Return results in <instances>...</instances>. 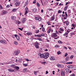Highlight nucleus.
<instances>
[{"instance_id": "obj_1", "label": "nucleus", "mask_w": 76, "mask_h": 76, "mask_svg": "<svg viewBox=\"0 0 76 76\" xmlns=\"http://www.w3.org/2000/svg\"><path fill=\"white\" fill-rule=\"evenodd\" d=\"M44 58L45 59H47L49 57V54H48V53H44Z\"/></svg>"}, {"instance_id": "obj_2", "label": "nucleus", "mask_w": 76, "mask_h": 76, "mask_svg": "<svg viewBox=\"0 0 76 76\" xmlns=\"http://www.w3.org/2000/svg\"><path fill=\"white\" fill-rule=\"evenodd\" d=\"M35 20H37L39 21V22H40L41 20V18L39 16H38L35 17Z\"/></svg>"}, {"instance_id": "obj_3", "label": "nucleus", "mask_w": 76, "mask_h": 76, "mask_svg": "<svg viewBox=\"0 0 76 76\" xmlns=\"http://www.w3.org/2000/svg\"><path fill=\"white\" fill-rule=\"evenodd\" d=\"M0 42L3 44H7V41L5 40H0Z\"/></svg>"}, {"instance_id": "obj_4", "label": "nucleus", "mask_w": 76, "mask_h": 76, "mask_svg": "<svg viewBox=\"0 0 76 76\" xmlns=\"http://www.w3.org/2000/svg\"><path fill=\"white\" fill-rule=\"evenodd\" d=\"M19 53H20V50H16L14 52V54L16 56H18V55Z\"/></svg>"}, {"instance_id": "obj_5", "label": "nucleus", "mask_w": 76, "mask_h": 76, "mask_svg": "<svg viewBox=\"0 0 76 76\" xmlns=\"http://www.w3.org/2000/svg\"><path fill=\"white\" fill-rule=\"evenodd\" d=\"M38 56H39L40 57V58H44V54H42L41 53H39L38 54Z\"/></svg>"}, {"instance_id": "obj_6", "label": "nucleus", "mask_w": 76, "mask_h": 76, "mask_svg": "<svg viewBox=\"0 0 76 76\" xmlns=\"http://www.w3.org/2000/svg\"><path fill=\"white\" fill-rule=\"evenodd\" d=\"M8 71H9V72H16V70H15V69L12 70V69L10 68L8 69Z\"/></svg>"}, {"instance_id": "obj_7", "label": "nucleus", "mask_w": 76, "mask_h": 76, "mask_svg": "<svg viewBox=\"0 0 76 76\" xmlns=\"http://www.w3.org/2000/svg\"><path fill=\"white\" fill-rule=\"evenodd\" d=\"M52 37L54 38V39L55 38V37H57V35L56 33H53L52 34Z\"/></svg>"}, {"instance_id": "obj_8", "label": "nucleus", "mask_w": 76, "mask_h": 76, "mask_svg": "<svg viewBox=\"0 0 76 76\" xmlns=\"http://www.w3.org/2000/svg\"><path fill=\"white\" fill-rule=\"evenodd\" d=\"M69 72V69H65L64 70V72L66 74H67Z\"/></svg>"}, {"instance_id": "obj_9", "label": "nucleus", "mask_w": 76, "mask_h": 76, "mask_svg": "<svg viewBox=\"0 0 76 76\" xmlns=\"http://www.w3.org/2000/svg\"><path fill=\"white\" fill-rule=\"evenodd\" d=\"M20 2H17L15 3V5L16 6H18L20 5Z\"/></svg>"}, {"instance_id": "obj_10", "label": "nucleus", "mask_w": 76, "mask_h": 76, "mask_svg": "<svg viewBox=\"0 0 76 76\" xmlns=\"http://www.w3.org/2000/svg\"><path fill=\"white\" fill-rule=\"evenodd\" d=\"M26 18H24L23 19V20L22 21V23H25V21H26Z\"/></svg>"}, {"instance_id": "obj_11", "label": "nucleus", "mask_w": 76, "mask_h": 76, "mask_svg": "<svg viewBox=\"0 0 76 76\" xmlns=\"http://www.w3.org/2000/svg\"><path fill=\"white\" fill-rule=\"evenodd\" d=\"M69 58H70L69 56H67L65 58L66 61H68V60H69Z\"/></svg>"}, {"instance_id": "obj_12", "label": "nucleus", "mask_w": 76, "mask_h": 76, "mask_svg": "<svg viewBox=\"0 0 76 76\" xmlns=\"http://www.w3.org/2000/svg\"><path fill=\"white\" fill-rule=\"evenodd\" d=\"M16 17L15 16H12L11 17V18L12 20H15L16 19Z\"/></svg>"}, {"instance_id": "obj_13", "label": "nucleus", "mask_w": 76, "mask_h": 76, "mask_svg": "<svg viewBox=\"0 0 76 76\" xmlns=\"http://www.w3.org/2000/svg\"><path fill=\"white\" fill-rule=\"evenodd\" d=\"M50 59L51 60H54L55 58L54 56H52L50 58Z\"/></svg>"}, {"instance_id": "obj_14", "label": "nucleus", "mask_w": 76, "mask_h": 76, "mask_svg": "<svg viewBox=\"0 0 76 76\" xmlns=\"http://www.w3.org/2000/svg\"><path fill=\"white\" fill-rule=\"evenodd\" d=\"M55 19V17H54V15H53L52 18L50 19V20H54Z\"/></svg>"}, {"instance_id": "obj_15", "label": "nucleus", "mask_w": 76, "mask_h": 76, "mask_svg": "<svg viewBox=\"0 0 76 76\" xmlns=\"http://www.w3.org/2000/svg\"><path fill=\"white\" fill-rule=\"evenodd\" d=\"M15 69H16L17 70H19V66H15Z\"/></svg>"}, {"instance_id": "obj_16", "label": "nucleus", "mask_w": 76, "mask_h": 76, "mask_svg": "<svg viewBox=\"0 0 76 76\" xmlns=\"http://www.w3.org/2000/svg\"><path fill=\"white\" fill-rule=\"evenodd\" d=\"M2 15H5V14H6V13H7V12L4 11L2 12Z\"/></svg>"}, {"instance_id": "obj_17", "label": "nucleus", "mask_w": 76, "mask_h": 76, "mask_svg": "<svg viewBox=\"0 0 76 76\" xmlns=\"http://www.w3.org/2000/svg\"><path fill=\"white\" fill-rule=\"evenodd\" d=\"M15 36L17 40H19V36L17 35L16 34H15Z\"/></svg>"}, {"instance_id": "obj_18", "label": "nucleus", "mask_w": 76, "mask_h": 76, "mask_svg": "<svg viewBox=\"0 0 76 76\" xmlns=\"http://www.w3.org/2000/svg\"><path fill=\"white\" fill-rule=\"evenodd\" d=\"M68 68H73V66L72 65H69L68 66Z\"/></svg>"}, {"instance_id": "obj_19", "label": "nucleus", "mask_w": 76, "mask_h": 76, "mask_svg": "<svg viewBox=\"0 0 76 76\" xmlns=\"http://www.w3.org/2000/svg\"><path fill=\"white\" fill-rule=\"evenodd\" d=\"M67 8H68V6H65L64 8V10L65 11L67 10Z\"/></svg>"}, {"instance_id": "obj_20", "label": "nucleus", "mask_w": 76, "mask_h": 76, "mask_svg": "<svg viewBox=\"0 0 76 76\" xmlns=\"http://www.w3.org/2000/svg\"><path fill=\"white\" fill-rule=\"evenodd\" d=\"M32 33L31 32H28L26 33L27 35H32Z\"/></svg>"}, {"instance_id": "obj_21", "label": "nucleus", "mask_w": 76, "mask_h": 76, "mask_svg": "<svg viewBox=\"0 0 76 76\" xmlns=\"http://www.w3.org/2000/svg\"><path fill=\"white\" fill-rule=\"evenodd\" d=\"M39 30H36L35 31V33H36V34H38V33H39Z\"/></svg>"}, {"instance_id": "obj_22", "label": "nucleus", "mask_w": 76, "mask_h": 76, "mask_svg": "<svg viewBox=\"0 0 76 76\" xmlns=\"http://www.w3.org/2000/svg\"><path fill=\"white\" fill-rule=\"evenodd\" d=\"M15 66H15L14 64H12L11 66V67H12V68H14V69L15 68Z\"/></svg>"}, {"instance_id": "obj_23", "label": "nucleus", "mask_w": 76, "mask_h": 76, "mask_svg": "<svg viewBox=\"0 0 76 76\" xmlns=\"http://www.w3.org/2000/svg\"><path fill=\"white\" fill-rule=\"evenodd\" d=\"M57 66L59 67H62V65H60L59 64H57Z\"/></svg>"}, {"instance_id": "obj_24", "label": "nucleus", "mask_w": 76, "mask_h": 76, "mask_svg": "<svg viewBox=\"0 0 76 76\" xmlns=\"http://www.w3.org/2000/svg\"><path fill=\"white\" fill-rule=\"evenodd\" d=\"M49 30L50 31V32H51V33H52V32H53V29L52 28L49 29Z\"/></svg>"}, {"instance_id": "obj_25", "label": "nucleus", "mask_w": 76, "mask_h": 76, "mask_svg": "<svg viewBox=\"0 0 76 76\" xmlns=\"http://www.w3.org/2000/svg\"><path fill=\"white\" fill-rule=\"evenodd\" d=\"M61 76H65V75L64 74V72H62L61 73Z\"/></svg>"}, {"instance_id": "obj_26", "label": "nucleus", "mask_w": 76, "mask_h": 76, "mask_svg": "<svg viewBox=\"0 0 76 76\" xmlns=\"http://www.w3.org/2000/svg\"><path fill=\"white\" fill-rule=\"evenodd\" d=\"M37 10L36 9H34L33 10V11L34 12H37Z\"/></svg>"}, {"instance_id": "obj_27", "label": "nucleus", "mask_w": 76, "mask_h": 76, "mask_svg": "<svg viewBox=\"0 0 76 76\" xmlns=\"http://www.w3.org/2000/svg\"><path fill=\"white\" fill-rule=\"evenodd\" d=\"M34 73L35 75H37V71H34Z\"/></svg>"}, {"instance_id": "obj_28", "label": "nucleus", "mask_w": 76, "mask_h": 76, "mask_svg": "<svg viewBox=\"0 0 76 76\" xmlns=\"http://www.w3.org/2000/svg\"><path fill=\"white\" fill-rule=\"evenodd\" d=\"M72 27L74 28H76V25L75 24H72Z\"/></svg>"}, {"instance_id": "obj_29", "label": "nucleus", "mask_w": 76, "mask_h": 76, "mask_svg": "<svg viewBox=\"0 0 76 76\" xmlns=\"http://www.w3.org/2000/svg\"><path fill=\"white\" fill-rule=\"evenodd\" d=\"M68 34H69V32L65 33L64 34V36H66V35H67Z\"/></svg>"}, {"instance_id": "obj_30", "label": "nucleus", "mask_w": 76, "mask_h": 76, "mask_svg": "<svg viewBox=\"0 0 76 76\" xmlns=\"http://www.w3.org/2000/svg\"><path fill=\"white\" fill-rule=\"evenodd\" d=\"M69 22L68 21H66V25H69Z\"/></svg>"}, {"instance_id": "obj_31", "label": "nucleus", "mask_w": 76, "mask_h": 76, "mask_svg": "<svg viewBox=\"0 0 76 76\" xmlns=\"http://www.w3.org/2000/svg\"><path fill=\"white\" fill-rule=\"evenodd\" d=\"M14 44L15 45H17L18 44V43L17 42L15 41L14 42Z\"/></svg>"}, {"instance_id": "obj_32", "label": "nucleus", "mask_w": 76, "mask_h": 76, "mask_svg": "<svg viewBox=\"0 0 76 76\" xmlns=\"http://www.w3.org/2000/svg\"><path fill=\"white\" fill-rule=\"evenodd\" d=\"M25 60H26V61H31V60H29V59H28L26 58Z\"/></svg>"}, {"instance_id": "obj_33", "label": "nucleus", "mask_w": 76, "mask_h": 76, "mask_svg": "<svg viewBox=\"0 0 76 76\" xmlns=\"http://www.w3.org/2000/svg\"><path fill=\"white\" fill-rule=\"evenodd\" d=\"M35 46H38L39 45V44L38 43H37L34 44Z\"/></svg>"}, {"instance_id": "obj_34", "label": "nucleus", "mask_w": 76, "mask_h": 76, "mask_svg": "<svg viewBox=\"0 0 76 76\" xmlns=\"http://www.w3.org/2000/svg\"><path fill=\"white\" fill-rule=\"evenodd\" d=\"M17 10H16V9H14L12 10V12H16Z\"/></svg>"}, {"instance_id": "obj_35", "label": "nucleus", "mask_w": 76, "mask_h": 76, "mask_svg": "<svg viewBox=\"0 0 76 76\" xmlns=\"http://www.w3.org/2000/svg\"><path fill=\"white\" fill-rule=\"evenodd\" d=\"M58 43H59V44H63V42H61V41L60 40L58 41Z\"/></svg>"}, {"instance_id": "obj_36", "label": "nucleus", "mask_w": 76, "mask_h": 76, "mask_svg": "<svg viewBox=\"0 0 76 76\" xmlns=\"http://www.w3.org/2000/svg\"><path fill=\"white\" fill-rule=\"evenodd\" d=\"M28 12H29L28 11V10H26V12H25V14H24V15H26L27 13H28Z\"/></svg>"}, {"instance_id": "obj_37", "label": "nucleus", "mask_w": 76, "mask_h": 76, "mask_svg": "<svg viewBox=\"0 0 76 76\" xmlns=\"http://www.w3.org/2000/svg\"><path fill=\"white\" fill-rule=\"evenodd\" d=\"M74 57V56H73V55H71L70 57V58H71V59H72Z\"/></svg>"}, {"instance_id": "obj_38", "label": "nucleus", "mask_w": 76, "mask_h": 76, "mask_svg": "<svg viewBox=\"0 0 76 76\" xmlns=\"http://www.w3.org/2000/svg\"><path fill=\"white\" fill-rule=\"evenodd\" d=\"M27 70V69L26 68H25L23 70V72H25L26 70Z\"/></svg>"}, {"instance_id": "obj_39", "label": "nucleus", "mask_w": 76, "mask_h": 76, "mask_svg": "<svg viewBox=\"0 0 76 76\" xmlns=\"http://www.w3.org/2000/svg\"><path fill=\"white\" fill-rule=\"evenodd\" d=\"M55 47H56V48H59L60 47V46L58 45H56V46H55Z\"/></svg>"}, {"instance_id": "obj_40", "label": "nucleus", "mask_w": 76, "mask_h": 76, "mask_svg": "<svg viewBox=\"0 0 76 76\" xmlns=\"http://www.w3.org/2000/svg\"><path fill=\"white\" fill-rule=\"evenodd\" d=\"M59 38H60V37L58 36L57 37H55L54 39H58Z\"/></svg>"}, {"instance_id": "obj_41", "label": "nucleus", "mask_w": 76, "mask_h": 76, "mask_svg": "<svg viewBox=\"0 0 76 76\" xmlns=\"http://www.w3.org/2000/svg\"><path fill=\"white\" fill-rule=\"evenodd\" d=\"M58 13H62V11H61V10H59L58 11Z\"/></svg>"}, {"instance_id": "obj_42", "label": "nucleus", "mask_w": 76, "mask_h": 76, "mask_svg": "<svg viewBox=\"0 0 76 76\" xmlns=\"http://www.w3.org/2000/svg\"><path fill=\"white\" fill-rule=\"evenodd\" d=\"M23 66H25V67H26V66H28V64H23Z\"/></svg>"}, {"instance_id": "obj_43", "label": "nucleus", "mask_w": 76, "mask_h": 76, "mask_svg": "<svg viewBox=\"0 0 76 76\" xmlns=\"http://www.w3.org/2000/svg\"><path fill=\"white\" fill-rule=\"evenodd\" d=\"M18 29L20 31H23V28H18Z\"/></svg>"}, {"instance_id": "obj_44", "label": "nucleus", "mask_w": 76, "mask_h": 76, "mask_svg": "<svg viewBox=\"0 0 76 76\" xmlns=\"http://www.w3.org/2000/svg\"><path fill=\"white\" fill-rule=\"evenodd\" d=\"M42 64H44V65H45V63H46V62L44 61L42 62Z\"/></svg>"}, {"instance_id": "obj_45", "label": "nucleus", "mask_w": 76, "mask_h": 76, "mask_svg": "<svg viewBox=\"0 0 76 76\" xmlns=\"http://www.w3.org/2000/svg\"><path fill=\"white\" fill-rule=\"evenodd\" d=\"M15 35H16V34H15V35H12V38H16Z\"/></svg>"}, {"instance_id": "obj_46", "label": "nucleus", "mask_w": 76, "mask_h": 76, "mask_svg": "<svg viewBox=\"0 0 76 76\" xmlns=\"http://www.w3.org/2000/svg\"><path fill=\"white\" fill-rule=\"evenodd\" d=\"M57 53L58 54V55H59V54H60V53H61V52H60V51H58L57 52Z\"/></svg>"}, {"instance_id": "obj_47", "label": "nucleus", "mask_w": 76, "mask_h": 76, "mask_svg": "<svg viewBox=\"0 0 76 76\" xmlns=\"http://www.w3.org/2000/svg\"><path fill=\"white\" fill-rule=\"evenodd\" d=\"M60 30L61 32H63V31H64V29L62 28H60Z\"/></svg>"}, {"instance_id": "obj_48", "label": "nucleus", "mask_w": 76, "mask_h": 76, "mask_svg": "<svg viewBox=\"0 0 76 76\" xmlns=\"http://www.w3.org/2000/svg\"><path fill=\"white\" fill-rule=\"evenodd\" d=\"M67 55H68L67 53H65V54L64 57H66L67 56Z\"/></svg>"}, {"instance_id": "obj_49", "label": "nucleus", "mask_w": 76, "mask_h": 76, "mask_svg": "<svg viewBox=\"0 0 76 76\" xmlns=\"http://www.w3.org/2000/svg\"><path fill=\"white\" fill-rule=\"evenodd\" d=\"M37 39L39 40V41H42V39H41L40 38H39L38 39Z\"/></svg>"}, {"instance_id": "obj_50", "label": "nucleus", "mask_w": 76, "mask_h": 76, "mask_svg": "<svg viewBox=\"0 0 76 76\" xmlns=\"http://www.w3.org/2000/svg\"><path fill=\"white\" fill-rule=\"evenodd\" d=\"M47 24L48 25H50V22L48 21L47 22Z\"/></svg>"}, {"instance_id": "obj_51", "label": "nucleus", "mask_w": 76, "mask_h": 76, "mask_svg": "<svg viewBox=\"0 0 76 76\" xmlns=\"http://www.w3.org/2000/svg\"><path fill=\"white\" fill-rule=\"evenodd\" d=\"M37 4L38 6V7H39V6H40V5H39V3H38V2H37Z\"/></svg>"}, {"instance_id": "obj_52", "label": "nucleus", "mask_w": 76, "mask_h": 76, "mask_svg": "<svg viewBox=\"0 0 76 76\" xmlns=\"http://www.w3.org/2000/svg\"><path fill=\"white\" fill-rule=\"evenodd\" d=\"M12 63H13V62H12V61H10L8 63V64H12Z\"/></svg>"}, {"instance_id": "obj_53", "label": "nucleus", "mask_w": 76, "mask_h": 76, "mask_svg": "<svg viewBox=\"0 0 76 76\" xmlns=\"http://www.w3.org/2000/svg\"><path fill=\"white\" fill-rule=\"evenodd\" d=\"M65 14L66 17H67V12H65Z\"/></svg>"}, {"instance_id": "obj_54", "label": "nucleus", "mask_w": 76, "mask_h": 76, "mask_svg": "<svg viewBox=\"0 0 76 76\" xmlns=\"http://www.w3.org/2000/svg\"><path fill=\"white\" fill-rule=\"evenodd\" d=\"M0 9H3V7H2V6H1V5H0Z\"/></svg>"}, {"instance_id": "obj_55", "label": "nucleus", "mask_w": 76, "mask_h": 76, "mask_svg": "<svg viewBox=\"0 0 76 76\" xmlns=\"http://www.w3.org/2000/svg\"><path fill=\"white\" fill-rule=\"evenodd\" d=\"M42 31L43 32H44L45 31V28H42Z\"/></svg>"}, {"instance_id": "obj_56", "label": "nucleus", "mask_w": 76, "mask_h": 76, "mask_svg": "<svg viewBox=\"0 0 76 76\" xmlns=\"http://www.w3.org/2000/svg\"><path fill=\"white\" fill-rule=\"evenodd\" d=\"M70 76H75V75L74 74H72Z\"/></svg>"}, {"instance_id": "obj_57", "label": "nucleus", "mask_w": 76, "mask_h": 76, "mask_svg": "<svg viewBox=\"0 0 76 76\" xmlns=\"http://www.w3.org/2000/svg\"><path fill=\"white\" fill-rule=\"evenodd\" d=\"M48 34H50V31L48 30L47 31Z\"/></svg>"}, {"instance_id": "obj_58", "label": "nucleus", "mask_w": 76, "mask_h": 76, "mask_svg": "<svg viewBox=\"0 0 76 76\" xmlns=\"http://www.w3.org/2000/svg\"><path fill=\"white\" fill-rule=\"evenodd\" d=\"M66 64H72V62H67L66 63Z\"/></svg>"}, {"instance_id": "obj_59", "label": "nucleus", "mask_w": 76, "mask_h": 76, "mask_svg": "<svg viewBox=\"0 0 76 76\" xmlns=\"http://www.w3.org/2000/svg\"><path fill=\"white\" fill-rule=\"evenodd\" d=\"M44 35H44V34L43 33L41 34V36H42V37H44Z\"/></svg>"}, {"instance_id": "obj_60", "label": "nucleus", "mask_w": 76, "mask_h": 76, "mask_svg": "<svg viewBox=\"0 0 76 76\" xmlns=\"http://www.w3.org/2000/svg\"><path fill=\"white\" fill-rule=\"evenodd\" d=\"M35 47L36 48H39V46H36Z\"/></svg>"}, {"instance_id": "obj_61", "label": "nucleus", "mask_w": 76, "mask_h": 76, "mask_svg": "<svg viewBox=\"0 0 76 76\" xmlns=\"http://www.w3.org/2000/svg\"><path fill=\"white\" fill-rule=\"evenodd\" d=\"M58 32L59 33H60V34H62V33H63V32L62 31H58Z\"/></svg>"}, {"instance_id": "obj_62", "label": "nucleus", "mask_w": 76, "mask_h": 76, "mask_svg": "<svg viewBox=\"0 0 76 76\" xmlns=\"http://www.w3.org/2000/svg\"><path fill=\"white\" fill-rule=\"evenodd\" d=\"M33 3L34 4H35V3H36V0H35V1L33 2Z\"/></svg>"}, {"instance_id": "obj_63", "label": "nucleus", "mask_w": 76, "mask_h": 76, "mask_svg": "<svg viewBox=\"0 0 76 76\" xmlns=\"http://www.w3.org/2000/svg\"><path fill=\"white\" fill-rule=\"evenodd\" d=\"M67 17H65L64 18V19H67Z\"/></svg>"}, {"instance_id": "obj_64", "label": "nucleus", "mask_w": 76, "mask_h": 76, "mask_svg": "<svg viewBox=\"0 0 76 76\" xmlns=\"http://www.w3.org/2000/svg\"><path fill=\"white\" fill-rule=\"evenodd\" d=\"M19 34V35L20 36V37H23V36H22V34H21L19 33V34Z\"/></svg>"}]
</instances>
